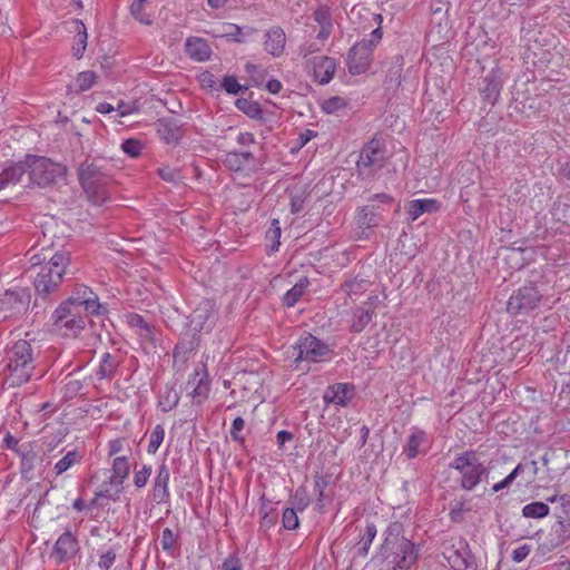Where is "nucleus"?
<instances>
[{
    "label": "nucleus",
    "instance_id": "obj_30",
    "mask_svg": "<svg viewBox=\"0 0 570 570\" xmlns=\"http://www.w3.org/2000/svg\"><path fill=\"white\" fill-rule=\"evenodd\" d=\"M36 445L32 449H28V452L22 453L23 456L20 459V473L23 480L31 481L33 479V470L36 464L41 462V458L36 451Z\"/></svg>",
    "mask_w": 570,
    "mask_h": 570
},
{
    "label": "nucleus",
    "instance_id": "obj_44",
    "mask_svg": "<svg viewBox=\"0 0 570 570\" xmlns=\"http://www.w3.org/2000/svg\"><path fill=\"white\" fill-rule=\"evenodd\" d=\"M179 395L174 387L166 386L159 395V406L161 411L169 412L177 406Z\"/></svg>",
    "mask_w": 570,
    "mask_h": 570
},
{
    "label": "nucleus",
    "instance_id": "obj_58",
    "mask_svg": "<svg viewBox=\"0 0 570 570\" xmlns=\"http://www.w3.org/2000/svg\"><path fill=\"white\" fill-rule=\"evenodd\" d=\"M330 482H331L330 474H326V475L315 474L314 475V494L317 497L318 502H322V500L324 498L325 489L327 488Z\"/></svg>",
    "mask_w": 570,
    "mask_h": 570
},
{
    "label": "nucleus",
    "instance_id": "obj_35",
    "mask_svg": "<svg viewBox=\"0 0 570 570\" xmlns=\"http://www.w3.org/2000/svg\"><path fill=\"white\" fill-rule=\"evenodd\" d=\"M127 323L132 328L139 330V335L146 340L153 341L154 326L150 325L140 314L128 313L126 315Z\"/></svg>",
    "mask_w": 570,
    "mask_h": 570
},
{
    "label": "nucleus",
    "instance_id": "obj_1",
    "mask_svg": "<svg viewBox=\"0 0 570 570\" xmlns=\"http://www.w3.org/2000/svg\"><path fill=\"white\" fill-rule=\"evenodd\" d=\"M216 320L217 311L214 301L203 298L188 316V323L174 348V358L186 361L198 348L200 333L210 332Z\"/></svg>",
    "mask_w": 570,
    "mask_h": 570
},
{
    "label": "nucleus",
    "instance_id": "obj_52",
    "mask_svg": "<svg viewBox=\"0 0 570 570\" xmlns=\"http://www.w3.org/2000/svg\"><path fill=\"white\" fill-rule=\"evenodd\" d=\"M151 465L144 464L140 470H137V465L134 469V484L137 489H142L148 483L151 475Z\"/></svg>",
    "mask_w": 570,
    "mask_h": 570
},
{
    "label": "nucleus",
    "instance_id": "obj_29",
    "mask_svg": "<svg viewBox=\"0 0 570 570\" xmlns=\"http://www.w3.org/2000/svg\"><path fill=\"white\" fill-rule=\"evenodd\" d=\"M185 51L189 58L196 61H206L212 55L207 41L199 37H189L185 43Z\"/></svg>",
    "mask_w": 570,
    "mask_h": 570
},
{
    "label": "nucleus",
    "instance_id": "obj_45",
    "mask_svg": "<svg viewBox=\"0 0 570 570\" xmlns=\"http://www.w3.org/2000/svg\"><path fill=\"white\" fill-rule=\"evenodd\" d=\"M370 286V281L355 276L351 279L345 281L343 284L344 292L352 297L353 295H358L367 289Z\"/></svg>",
    "mask_w": 570,
    "mask_h": 570
},
{
    "label": "nucleus",
    "instance_id": "obj_3",
    "mask_svg": "<svg viewBox=\"0 0 570 570\" xmlns=\"http://www.w3.org/2000/svg\"><path fill=\"white\" fill-rule=\"evenodd\" d=\"M69 263V252H57L40 267L33 282L36 293L39 297L46 299L59 288Z\"/></svg>",
    "mask_w": 570,
    "mask_h": 570
},
{
    "label": "nucleus",
    "instance_id": "obj_56",
    "mask_svg": "<svg viewBox=\"0 0 570 570\" xmlns=\"http://www.w3.org/2000/svg\"><path fill=\"white\" fill-rule=\"evenodd\" d=\"M220 88L229 95H237L240 91L247 90V87L242 86L235 76H225L222 80Z\"/></svg>",
    "mask_w": 570,
    "mask_h": 570
},
{
    "label": "nucleus",
    "instance_id": "obj_33",
    "mask_svg": "<svg viewBox=\"0 0 570 570\" xmlns=\"http://www.w3.org/2000/svg\"><path fill=\"white\" fill-rule=\"evenodd\" d=\"M23 166L19 163L13 164L9 167H0V190L4 189L9 185H16L23 176Z\"/></svg>",
    "mask_w": 570,
    "mask_h": 570
},
{
    "label": "nucleus",
    "instance_id": "obj_57",
    "mask_svg": "<svg viewBox=\"0 0 570 570\" xmlns=\"http://www.w3.org/2000/svg\"><path fill=\"white\" fill-rule=\"evenodd\" d=\"M281 226L278 219H273L271 228L266 232V238L272 240L271 252H277L281 245Z\"/></svg>",
    "mask_w": 570,
    "mask_h": 570
},
{
    "label": "nucleus",
    "instance_id": "obj_46",
    "mask_svg": "<svg viewBox=\"0 0 570 570\" xmlns=\"http://www.w3.org/2000/svg\"><path fill=\"white\" fill-rule=\"evenodd\" d=\"M78 303L83 304L80 308L83 313L87 314V317L89 314L102 315L107 312V308L99 303L98 296L95 293L91 295V297L83 298V301H79Z\"/></svg>",
    "mask_w": 570,
    "mask_h": 570
},
{
    "label": "nucleus",
    "instance_id": "obj_23",
    "mask_svg": "<svg viewBox=\"0 0 570 570\" xmlns=\"http://www.w3.org/2000/svg\"><path fill=\"white\" fill-rule=\"evenodd\" d=\"M570 539V522L561 521L557 519L556 524L551 527L547 540L542 544V548L551 551Z\"/></svg>",
    "mask_w": 570,
    "mask_h": 570
},
{
    "label": "nucleus",
    "instance_id": "obj_64",
    "mask_svg": "<svg viewBox=\"0 0 570 570\" xmlns=\"http://www.w3.org/2000/svg\"><path fill=\"white\" fill-rule=\"evenodd\" d=\"M314 20L321 26H332L331 11L326 6H318L314 11Z\"/></svg>",
    "mask_w": 570,
    "mask_h": 570
},
{
    "label": "nucleus",
    "instance_id": "obj_10",
    "mask_svg": "<svg viewBox=\"0 0 570 570\" xmlns=\"http://www.w3.org/2000/svg\"><path fill=\"white\" fill-rule=\"evenodd\" d=\"M130 465L127 456H116L111 464V475L104 481L97 495H104V499L117 501L124 491V482L129 475Z\"/></svg>",
    "mask_w": 570,
    "mask_h": 570
},
{
    "label": "nucleus",
    "instance_id": "obj_9",
    "mask_svg": "<svg viewBox=\"0 0 570 570\" xmlns=\"http://www.w3.org/2000/svg\"><path fill=\"white\" fill-rule=\"evenodd\" d=\"M543 294L535 283L529 282L513 291L507 303V312L511 316L528 315L539 307Z\"/></svg>",
    "mask_w": 570,
    "mask_h": 570
},
{
    "label": "nucleus",
    "instance_id": "obj_27",
    "mask_svg": "<svg viewBox=\"0 0 570 570\" xmlns=\"http://www.w3.org/2000/svg\"><path fill=\"white\" fill-rule=\"evenodd\" d=\"M440 208L441 205L436 199H414L407 205V218L411 222H415L421 215L436 213Z\"/></svg>",
    "mask_w": 570,
    "mask_h": 570
},
{
    "label": "nucleus",
    "instance_id": "obj_40",
    "mask_svg": "<svg viewBox=\"0 0 570 570\" xmlns=\"http://www.w3.org/2000/svg\"><path fill=\"white\" fill-rule=\"evenodd\" d=\"M549 512V505L541 501L531 502L522 508V515L524 518L542 519L547 517Z\"/></svg>",
    "mask_w": 570,
    "mask_h": 570
},
{
    "label": "nucleus",
    "instance_id": "obj_32",
    "mask_svg": "<svg viewBox=\"0 0 570 570\" xmlns=\"http://www.w3.org/2000/svg\"><path fill=\"white\" fill-rule=\"evenodd\" d=\"M309 284L308 277L302 276L298 282L284 294L282 299L283 305L286 307H293L304 295Z\"/></svg>",
    "mask_w": 570,
    "mask_h": 570
},
{
    "label": "nucleus",
    "instance_id": "obj_43",
    "mask_svg": "<svg viewBox=\"0 0 570 570\" xmlns=\"http://www.w3.org/2000/svg\"><path fill=\"white\" fill-rule=\"evenodd\" d=\"M291 508L303 512L311 503V498L304 485L298 487L289 497Z\"/></svg>",
    "mask_w": 570,
    "mask_h": 570
},
{
    "label": "nucleus",
    "instance_id": "obj_53",
    "mask_svg": "<svg viewBox=\"0 0 570 570\" xmlns=\"http://www.w3.org/2000/svg\"><path fill=\"white\" fill-rule=\"evenodd\" d=\"M245 70L250 76L254 86L259 87L263 85L267 73L265 69L258 65L247 62L245 65Z\"/></svg>",
    "mask_w": 570,
    "mask_h": 570
},
{
    "label": "nucleus",
    "instance_id": "obj_6",
    "mask_svg": "<svg viewBox=\"0 0 570 570\" xmlns=\"http://www.w3.org/2000/svg\"><path fill=\"white\" fill-rule=\"evenodd\" d=\"M449 468L461 474L460 485L466 491H472L481 482L482 476L489 474L474 450H466L458 454Z\"/></svg>",
    "mask_w": 570,
    "mask_h": 570
},
{
    "label": "nucleus",
    "instance_id": "obj_19",
    "mask_svg": "<svg viewBox=\"0 0 570 570\" xmlns=\"http://www.w3.org/2000/svg\"><path fill=\"white\" fill-rule=\"evenodd\" d=\"M355 386L351 383H335L324 392L323 400L325 404H335L338 406H347L354 395Z\"/></svg>",
    "mask_w": 570,
    "mask_h": 570
},
{
    "label": "nucleus",
    "instance_id": "obj_16",
    "mask_svg": "<svg viewBox=\"0 0 570 570\" xmlns=\"http://www.w3.org/2000/svg\"><path fill=\"white\" fill-rule=\"evenodd\" d=\"M503 83L504 77L502 69L499 66L493 67L480 82L479 90L482 99L491 106L495 105L500 97Z\"/></svg>",
    "mask_w": 570,
    "mask_h": 570
},
{
    "label": "nucleus",
    "instance_id": "obj_21",
    "mask_svg": "<svg viewBox=\"0 0 570 570\" xmlns=\"http://www.w3.org/2000/svg\"><path fill=\"white\" fill-rule=\"evenodd\" d=\"M375 301H377L376 296L371 297L362 306H358L354 309L350 327L352 333H361L373 321L376 315V306L374 304Z\"/></svg>",
    "mask_w": 570,
    "mask_h": 570
},
{
    "label": "nucleus",
    "instance_id": "obj_37",
    "mask_svg": "<svg viewBox=\"0 0 570 570\" xmlns=\"http://www.w3.org/2000/svg\"><path fill=\"white\" fill-rule=\"evenodd\" d=\"M235 106L252 119H263L264 112L262 106L257 101H253L247 98H238L235 101Z\"/></svg>",
    "mask_w": 570,
    "mask_h": 570
},
{
    "label": "nucleus",
    "instance_id": "obj_26",
    "mask_svg": "<svg viewBox=\"0 0 570 570\" xmlns=\"http://www.w3.org/2000/svg\"><path fill=\"white\" fill-rule=\"evenodd\" d=\"M313 65L314 76L320 85H326L333 79L336 69L333 58L326 56L316 57L313 60Z\"/></svg>",
    "mask_w": 570,
    "mask_h": 570
},
{
    "label": "nucleus",
    "instance_id": "obj_39",
    "mask_svg": "<svg viewBox=\"0 0 570 570\" xmlns=\"http://www.w3.org/2000/svg\"><path fill=\"white\" fill-rule=\"evenodd\" d=\"M404 59L402 56L396 55L392 59V66L387 70V83L390 87L397 88L402 81Z\"/></svg>",
    "mask_w": 570,
    "mask_h": 570
},
{
    "label": "nucleus",
    "instance_id": "obj_55",
    "mask_svg": "<svg viewBox=\"0 0 570 570\" xmlns=\"http://www.w3.org/2000/svg\"><path fill=\"white\" fill-rule=\"evenodd\" d=\"M178 537L173 532L171 529L165 528L160 538V546L164 551L169 556H174V546L177 542Z\"/></svg>",
    "mask_w": 570,
    "mask_h": 570
},
{
    "label": "nucleus",
    "instance_id": "obj_2",
    "mask_svg": "<svg viewBox=\"0 0 570 570\" xmlns=\"http://www.w3.org/2000/svg\"><path fill=\"white\" fill-rule=\"evenodd\" d=\"M78 179L88 199L96 206H101L108 199L107 187L111 183L109 169L99 160L86 159L77 169Z\"/></svg>",
    "mask_w": 570,
    "mask_h": 570
},
{
    "label": "nucleus",
    "instance_id": "obj_25",
    "mask_svg": "<svg viewBox=\"0 0 570 570\" xmlns=\"http://www.w3.org/2000/svg\"><path fill=\"white\" fill-rule=\"evenodd\" d=\"M226 168L233 171H240L255 167L256 160L249 151H228L223 160Z\"/></svg>",
    "mask_w": 570,
    "mask_h": 570
},
{
    "label": "nucleus",
    "instance_id": "obj_24",
    "mask_svg": "<svg viewBox=\"0 0 570 570\" xmlns=\"http://www.w3.org/2000/svg\"><path fill=\"white\" fill-rule=\"evenodd\" d=\"M407 540L404 537V525L400 521L391 522L384 531V541L381 544V554L385 556L396 546H400L402 541Z\"/></svg>",
    "mask_w": 570,
    "mask_h": 570
},
{
    "label": "nucleus",
    "instance_id": "obj_42",
    "mask_svg": "<svg viewBox=\"0 0 570 570\" xmlns=\"http://www.w3.org/2000/svg\"><path fill=\"white\" fill-rule=\"evenodd\" d=\"M450 3L446 0H431L430 10L432 13V23L442 26V21L446 20V13L449 11Z\"/></svg>",
    "mask_w": 570,
    "mask_h": 570
},
{
    "label": "nucleus",
    "instance_id": "obj_5",
    "mask_svg": "<svg viewBox=\"0 0 570 570\" xmlns=\"http://www.w3.org/2000/svg\"><path fill=\"white\" fill-rule=\"evenodd\" d=\"M7 356L11 384L21 385L28 382L36 367L31 344L19 340L8 350Z\"/></svg>",
    "mask_w": 570,
    "mask_h": 570
},
{
    "label": "nucleus",
    "instance_id": "obj_31",
    "mask_svg": "<svg viewBox=\"0 0 570 570\" xmlns=\"http://www.w3.org/2000/svg\"><path fill=\"white\" fill-rule=\"evenodd\" d=\"M119 364L120 362L115 355L110 353H104L96 375L99 380H111L115 376Z\"/></svg>",
    "mask_w": 570,
    "mask_h": 570
},
{
    "label": "nucleus",
    "instance_id": "obj_15",
    "mask_svg": "<svg viewBox=\"0 0 570 570\" xmlns=\"http://www.w3.org/2000/svg\"><path fill=\"white\" fill-rule=\"evenodd\" d=\"M372 50L366 39L356 42L348 50L346 65L351 75H361L367 70L372 60Z\"/></svg>",
    "mask_w": 570,
    "mask_h": 570
},
{
    "label": "nucleus",
    "instance_id": "obj_54",
    "mask_svg": "<svg viewBox=\"0 0 570 570\" xmlns=\"http://www.w3.org/2000/svg\"><path fill=\"white\" fill-rule=\"evenodd\" d=\"M97 76L94 71H82L76 79L77 91L82 92L90 89L96 82Z\"/></svg>",
    "mask_w": 570,
    "mask_h": 570
},
{
    "label": "nucleus",
    "instance_id": "obj_61",
    "mask_svg": "<svg viewBox=\"0 0 570 570\" xmlns=\"http://www.w3.org/2000/svg\"><path fill=\"white\" fill-rule=\"evenodd\" d=\"M157 174L163 180L168 183H178L181 179L180 171L169 166L159 167Z\"/></svg>",
    "mask_w": 570,
    "mask_h": 570
},
{
    "label": "nucleus",
    "instance_id": "obj_48",
    "mask_svg": "<svg viewBox=\"0 0 570 570\" xmlns=\"http://www.w3.org/2000/svg\"><path fill=\"white\" fill-rule=\"evenodd\" d=\"M254 32H255L254 28L244 29L237 24L229 23L228 31L225 33V36L234 42L243 43V42H245V36H249Z\"/></svg>",
    "mask_w": 570,
    "mask_h": 570
},
{
    "label": "nucleus",
    "instance_id": "obj_47",
    "mask_svg": "<svg viewBox=\"0 0 570 570\" xmlns=\"http://www.w3.org/2000/svg\"><path fill=\"white\" fill-rule=\"evenodd\" d=\"M308 197L309 193H307L305 188H295L291 193V213L298 214L302 212Z\"/></svg>",
    "mask_w": 570,
    "mask_h": 570
},
{
    "label": "nucleus",
    "instance_id": "obj_13",
    "mask_svg": "<svg viewBox=\"0 0 570 570\" xmlns=\"http://www.w3.org/2000/svg\"><path fill=\"white\" fill-rule=\"evenodd\" d=\"M30 298L27 289L7 291L0 298V312L3 318L23 315L29 308Z\"/></svg>",
    "mask_w": 570,
    "mask_h": 570
},
{
    "label": "nucleus",
    "instance_id": "obj_20",
    "mask_svg": "<svg viewBox=\"0 0 570 570\" xmlns=\"http://www.w3.org/2000/svg\"><path fill=\"white\" fill-rule=\"evenodd\" d=\"M170 472L168 466L163 463L157 470V474L153 482L151 499L157 504H165L169 501L170 493L168 489Z\"/></svg>",
    "mask_w": 570,
    "mask_h": 570
},
{
    "label": "nucleus",
    "instance_id": "obj_34",
    "mask_svg": "<svg viewBox=\"0 0 570 570\" xmlns=\"http://www.w3.org/2000/svg\"><path fill=\"white\" fill-rule=\"evenodd\" d=\"M377 530L374 523H367L360 541L354 547V557H366L370 547L376 537Z\"/></svg>",
    "mask_w": 570,
    "mask_h": 570
},
{
    "label": "nucleus",
    "instance_id": "obj_60",
    "mask_svg": "<svg viewBox=\"0 0 570 570\" xmlns=\"http://www.w3.org/2000/svg\"><path fill=\"white\" fill-rule=\"evenodd\" d=\"M130 12L132 17L138 20L140 23L150 26L153 23V20L150 19L149 14H147L144 10V4L139 2H134L130 6Z\"/></svg>",
    "mask_w": 570,
    "mask_h": 570
},
{
    "label": "nucleus",
    "instance_id": "obj_50",
    "mask_svg": "<svg viewBox=\"0 0 570 570\" xmlns=\"http://www.w3.org/2000/svg\"><path fill=\"white\" fill-rule=\"evenodd\" d=\"M83 384L80 380L72 379L70 376L67 377V382L65 383L62 387L63 392V399L65 400H72L76 397L79 392L82 390Z\"/></svg>",
    "mask_w": 570,
    "mask_h": 570
},
{
    "label": "nucleus",
    "instance_id": "obj_11",
    "mask_svg": "<svg viewBox=\"0 0 570 570\" xmlns=\"http://www.w3.org/2000/svg\"><path fill=\"white\" fill-rule=\"evenodd\" d=\"M443 557L452 570H478V562L468 541L459 537L444 547Z\"/></svg>",
    "mask_w": 570,
    "mask_h": 570
},
{
    "label": "nucleus",
    "instance_id": "obj_22",
    "mask_svg": "<svg viewBox=\"0 0 570 570\" xmlns=\"http://www.w3.org/2000/svg\"><path fill=\"white\" fill-rule=\"evenodd\" d=\"M355 220L357 227L361 229L360 238H367V232L379 226L382 222V217L375 212L374 205H366L358 208Z\"/></svg>",
    "mask_w": 570,
    "mask_h": 570
},
{
    "label": "nucleus",
    "instance_id": "obj_28",
    "mask_svg": "<svg viewBox=\"0 0 570 570\" xmlns=\"http://www.w3.org/2000/svg\"><path fill=\"white\" fill-rule=\"evenodd\" d=\"M286 36L281 27H274L265 33L264 48L274 56L279 57L285 48Z\"/></svg>",
    "mask_w": 570,
    "mask_h": 570
},
{
    "label": "nucleus",
    "instance_id": "obj_41",
    "mask_svg": "<svg viewBox=\"0 0 570 570\" xmlns=\"http://www.w3.org/2000/svg\"><path fill=\"white\" fill-rule=\"evenodd\" d=\"M81 460L82 454L78 450L67 452V454L55 464L56 474H62L75 464L80 463Z\"/></svg>",
    "mask_w": 570,
    "mask_h": 570
},
{
    "label": "nucleus",
    "instance_id": "obj_8",
    "mask_svg": "<svg viewBox=\"0 0 570 570\" xmlns=\"http://www.w3.org/2000/svg\"><path fill=\"white\" fill-rule=\"evenodd\" d=\"M81 305L72 301L62 302L53 312L55 325L62 331L65 336L77 337L85 330L87 314L81 311Z\"/></svg>",
    "mask_w": 570,
    "mask_h": 570
},
{
    "label": "nucleus",
    "instance_id": "obj_36",
    "mask_svg": "<svg viewBox=\"0 0 570 570\" xmlns=\"http://www.w3.org/2000/svg\"><path fill=\"white\" fill-rule=\"evenodd\" d=\"M426 434L422 430H414L403 448V453L407 459L412 460L419 455V448L425 441Z\"/></svg>",
    "mask_w": 570,
    "mask_h": 570
},
{
    "label": "nucleus",
    "instance_id": "obj_12",
    "mask_svg": "<svg viewBox=\"0 0 570 570\" xmlns=\"http://www.w3.org/2000/svg\"><path fill=\"white\" fill-rule=\"evenodd\" d=\"M293 350L296 352V357L294 360L295 363L304 360L318 362L332 352L331 347L326 343L306 332L299 337L296 345L293 346Z\"/></svg>",
    "mask_w": 570,
    "mask_h": 570
},
{
    "label": "nucleus",
    "instance_id": "obj_49",
    "mask_svg": "<svg viewBox=\"0 0 570 570\" xmlns=\"http://www.w3.org/2000/svg\"><path fill=\"white\" fill-rule=\"evenodd\" d=\"M164 438L165 429L163 425L157 424L150 433L147 452L149 454H155L158 451L159 446L161 445Z\"/></svg>",
    "mask_w": 570,
    "mask_h": 570
},
{
    "label": "nucleus",
    "instance_id": "obj_63",
    "mask_svg": "<svg viewBox=\"0 0 570 570\" xmlns=\"http://www.w3.org/2000/svg\"><path fill=\"white\" fill-rule=\"evenodd\" d=\"M345 107H346V102L341 97H332V98L325 100L322 105V109L326 114H335Z\"/></svg>",
    "mask_w": 570,
    "mask_h": 570
},
{
    "label": "nucleus",
    "instance_id": "obj_4",
    "mask_svg": "<svg viewBox=\"0 0 570 570\" xmlns=\"http://www.w3.org/2000/svg\"><path fill=\"white\" fill-rule=\"evenodd\" d=\"M19 165L24 167L23 175L28 173L29 180L39 187L58 185L66 180L67 167L47 157L28 155Z\"/></svg>",
    "mask_w": 570,
    "mask_h": 570
},
{
    "label": "nucleus",
    "instance_id": "obj_51",
    "mask_svg": "<svg viewBox=\"0 0 570 570\" xmlns=\"http://www.w3.org/2000/svg\"><path fill=\"white\" fill-rule=\"evenodd\" d=\"M297 510L294 508H286L282 514V523L286 530H296L299 527V519L297 517Z\"/></svg>",
    "mask_w": 570,
    "mask_h": 570
},
{
    "label": "nucleus",
    "instance_id": "obj_14",
    "mask_svg": "<svg viewBox=\"0 0 570 570\" xmlns=\"http://www.w3.org/2000/svg\"><path fill=\"white\" fill-rule=\"evenodd\" d=\"M419 546L407 539L402 541L400 546H396L383 557L384 559L392 557L391 562L394 564V568L409 570L416 563L419 559Z\"/></svg>",
    "mask_w": 570,
    "mask_h": 570
},
{
    "label": "nucleus",
    "instance_id": "obj_38",
    "mask_svg": "<svg viewBox=\"0 0 570 570\" xmlns=\"http://www.w3.org/2000/svg\"><path fill=\"white\" fill-rule=\"evenodd\" d=\"M76 45L72 47V52L76 58H81L87 47V29L81 20L76 19Z\"/></svg>",
    "mask_w": 570,
    "mask_h": 570
},
{
    "label": "nucleus",
    "instance_id": "obj_18",
    "mask_svg": "<svg viewBox=\"0 0 570 570\" xmlns=\"http://www.w3.org/2000/svg\"><path fill=\"white\" fill-rule=\"evenodd\" d=\"M79 551L77 538L70 532H63L53 547V557L58 562H66L72 559Z\"/></svg>",
    "mask_w": 570,
    "mask_h": 570
},
{
    "label": "nucleus",
    "instance_id": "obj_62",
    "mask_svg": "<svg viewBox=\"0 0 570 570\" xmlns=\"http://www.w3.org/2000/svg\"><path fill=\"white\" fill-rule=\"evenodd\" d=\"M560 511L556 513V518L561 521L570 522V495L561 494L559 497Z\"/></svg>",
    "mask_w": 570,
    "mask_h": 570
},
{
    "label": "nucleus",
    "instance_id": "obj_17",
    "mask_svg": "<svg viewBox=\"0 0 570 570\" xmlns=\"http://www.w3.org/2000/svg\"><path fill=\"white\" fill-rule=\"evenodd\" d=\"M156 129L160 138L169 145H178L185 135L180 121L173 117H164L157 120Z\"/></svg>",
    "mask_w": 570,
    "mask_h": 570
},
{
    "label": "nucleus",
    "instance_id": "obj_7",
    "mask_svg": "<svg viewBox=\"0 0 570 570\" xmlns=\"http://www.w3.org/2000/svg\"><path fill=\"white\" fill-rule=\"evenodd\" d=\"M389 158L383 141L373 138L364 145L356 161V170L362 179H372L382 169Z\"/></svg>",
    "mask_w": 570,
    "mask_h": 570
},
{
    "label": "nucleus",
    "instance_id": "obj_59",
    "mask_svg": "<svg viewBox=\"0 0 570 570\" xmlns=\"http://www.w3.org/2000/svg\"><path fill=\"white\" fill-rule=\"evenodd\" d=\"M121 149L125 154L130 157H138L142 150V144L140 140L129 138L122 141Z\"/></svg>",
    "mask_w": 570,
    "mask_h": 570
}]
</instances>
